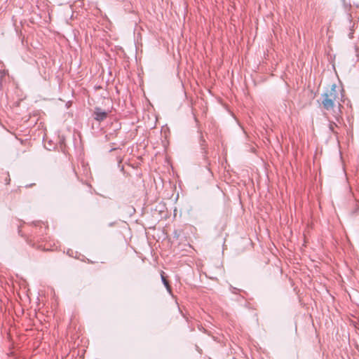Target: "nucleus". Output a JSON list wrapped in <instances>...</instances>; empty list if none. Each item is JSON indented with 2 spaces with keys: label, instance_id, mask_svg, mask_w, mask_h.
<instances>
[{
  "label": "nucleus",
  "instance_id": "nucleus-3",
  "mask_svg": "<svg viewBox=\"0 0 359 359\" xmlns=\"http://www.w3.org/2000/svg\"><path fill=\"white\" fill-rule=\"evenodd\" d=\"M161 278H162V281H163L164 285L165 286L167 290L169 292V293H171V289L168 284V282L167 281V280L165 279V278L163 276V274H161Z\"/></svg>",
  "mask_w": 359,
  "mask_h": 359
},
{
  "label": "nucleus",
  "instance_id": "nucleus-2",
  "mask_svg": "<svg viewBox=\"0 0 359 359\" xmlns=\"http://www.w3.org/2000/svg\"><path fill=\"white\" fill-rule=\"evenodd\" d=\"M94 116L95 120L101 121L107 117V113L105 111L102 110L100 108H95Z\"/></svg>",
  "mask_w": 359,
  "mask_h": 359
},
{
  "label": "nucleus",
  "instance_id": "nucleus-1",
  "mask_svg": "<svg viewBox=\"0 0 359 359\" xmlns=\"http://www.w3.org/2000/svg\"><path fill=\"white\" fill-rule=\"evenodd\" d=\"M336 88V85L332 84L329 89L322 94V104L326 110L333 109L337 104L340 105L339 94Z\"/></svg>",
  "mask_w": 359,
  "mask_h": 359
},
{
  "label": "nucleus",
  "instance_id": "nucleus-4",
  "mask_svg": "<svg viewBox=\"0 0 359 359\" xmlns=\"http://www.w3.org/2000/svg\"><path fill=\"white\" fill-rule=\"evenodd\" d=\"M337 126L334 123H330V129L334 132V128Z\"/></svg>",
  "mask_w": 359,
  "mask_h": 359
}]
</instances>
